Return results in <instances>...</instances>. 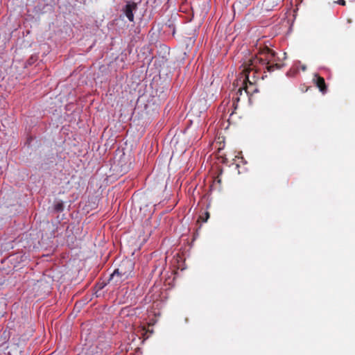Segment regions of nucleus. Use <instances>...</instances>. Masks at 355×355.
<instances>
[{"label": "nucleus", "instance_id": "obj_13", "mask_svg": "<svg viewBox=\"0 0 355 355\" xmlns=\"http://www.w3.org/2000/svg\"><path fill=\"white\" fill-rule=\"evenodd\" d=\"M272 69V68H270V67H268V68H267V69H268L269 71H270V69Z\"/></svg>", "mask_w": 355, "mask_h": 355}, {"label": "nucleus", "instance_id": "obj_11", "mask_svg": "<svg viewBox=\"0 0 355 355\" xmlns=\"http://www.w3.org/2000/svg\"><path fill=\"white\" fill-rule=\"evenodd\" d=\"M297 72V68L291 69L288 72H287L288 76H295Z\"/></svg>", "mask_w": 355, "mask_h": 355}, {"label": "nucleus", "instance_id": "obj_2", "mask_svg": "<svg viewBox=\"0 0 355 355\" xmlns=\"http://www.w3.org/2000/svg\"><path fill=\"white\" fill-rule=\"evenodd\" d=\"M272 56L269 49L259 53L257 55H250L241 67H280L277 64H270L269 58Z\"/></svg>", "mask_w": 355, "mask_h": 355}, {"label": "nucleus", "instance_id": "obj_7", "mask_svg": "<svg viewBox=\"0 0 355 355\" xmlns=\"http://www.w3.org/2000/svg\"><path fill=\"white\" fill-rule=\"evenodd\" d=\"M166 61V58L162 57V58H155V62L153 63L154 67H161V65H164Z\"/></svg>", "mask_w": 355, "mask_h": 355}, {"label": "nucleus", "instance_id": "obj_9", "mask_svg": "<svg viewBox=\"0 0 355 355\" xmlns=\"http://www.w3.org/2000/svg\"><path fill=\"white\" fill-rule=\"evenodd\" d=\"M222 170H220V172L218 174V175L214 178V183L216 184V183H218L219 185L221 184V182H222V180H221V178H220V175L222 174Z\"/></svg>", "mask_w": 355, "mask_h": 355}, {"label": "nucleus", "instance_id": "obj_10", "mask_svg": "<svg viewBox=\"0 0 355 355\" xmlns=\"http://www.w3.org/2000/svg\"><path fill=\"white\" fill-rule=\"evenodd\" d=\"M54 209L57 211H62L64 209V205H63L62 202H58V203L55 204L54 206Z\"/></svg>", "mask_w": 355, "mask_h": 355}, {"label": "nucleus", "instance_id": "obj_14", "mask_svg": "<svg viewBox=\"0 0 355 355\" xmlns=\"http://www.w3.org/2000/svg\"><path fill=\"white\" fill-rule=\"evenodd\" d=\"M164 49H165L166 50H168L167 46H164Z\"/></svg>", "mask_w": 355, "mask_h": 355}, {"label": "nucleus", "instance_id": "obj_4", "mask_svg": "<svg viewBox=\"0 0 355 355\" xmlns=\"http://www.w3.org/2000/svg\"><path fill=\"white\" fill-rule=\"evenodd\" d=\"M137 9V5L134 2H128L123 8V12L130 21H134L133 11Z\"/></svg>", "mask_w": 355, "mask_h": 355}, {"label": "nucleus", "instance_id": "obj_1", "mask_svg": "<svg viewBox=\"0 0 355 355\" xmlns=\"http://www.w3.org/2000/svg\"><path fill=\"white\" fill-rule=\"evenodd\" d=\"M254 68H244V70L240 74V77L236 80V85H239V81L241 82L242 86L240 87L236 92V96H233V105H235V102H239L240 100V96L243 94V91L245 92L247 96H251L254 93L257 92L258 89L255 85V80L252 81L249 78L250 72ZM254 79V76L253 77Z\"/></svg>", "mask_w": 355, "mask_h": 355}, {"label": "nucleus", "instance_id": "obj_8", "mask_svg": "<svg viewBox=\"0 0 355 355\" xmlns=\"http://www.w3.org/2000/svg\"><path fill=\"white\" fill-rule=\"evenodd\" d=\"M209 216L210 214L208 211L204 212L202 214L200 215L198 222H199L200 220L202 222H207L209 218Z\"/></svg>", "mask_w": 355, "mask_h": 355}, {"label": "nucleus", "instance_id": "obj_12", "mask_svg": "<svg viewBox=\"0 0 355 355\" xmlns=\"http://www.w3.org/2000/svg\"><path fill=\"white\" fill-rule=\"evenodd\" d=\"M338 3L340 5L344 6L345 4V0H338Z\"/></svg>", "mask_w": 355, "mask_h": 355}, {"label": "nucleus", "instance_id": "obj_3", "mask_svg": "<svg viewBox=\"0 0 355 355\" xmlns=\"http://www.w3.org/2000/svg\"><path fill=\"white\" fill-rule=\"evenodd\" d=\"M134 266L135 264L132 260L124 259L121 262L116 270L117 273H119V275H121L123 279L127 280L133 276Z\"/></svg>", "mask_w": 355, "mask_h": 355}, {"label": "nucleus", "instance_id": "obj_5", "mask_svg": "<svg viewBox=\"0 0 355 355\" xmlns=\"http://www.w3.org/2000/svg\"><path fill=\"white\" fill-rule=\"evenodd\" d=\"M313 81L315 84V85L318 87L320 91L322 94H325L327 91V87L325 84V81L324 78L320 76L318 74L315 73L314 74Z\"/></svg>", "mask_w": 355, "mask_h": 355}, {"label": "nucleus", "instance_id": "obj_6", "mask_svg": "<svg viewBox=\"0 0 355 355\" xmlns=\"http://www.w3.org/2000/svg\"><path fill=\"white\" fill-rule=\"evenodd\" d=\"M125 279H123L121 275H119V273H117L116 270L115 269L112 274L110 275L108 283L111 284L112 285H119L121 283H123Z\"/></svg>", "mask_w": 355, "mask_h": 355}]
</instances>
